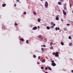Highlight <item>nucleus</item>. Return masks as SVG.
Returning a JSON list of instances; mask_svg holds the SVG:
<instances>
[{"label":"nucleus","mask_w":73,"mask_h":73,"mask_svg":"<svg viewBox=\"0 0 73 73\" xmlns=\"http://www.w3.org/2000/svg\"><path fill=\"white\" fill-rule=\"evenodd\" d=\"M33 13H34V15H37V14H36V13L34 11L33 12Z\"/></svg>","instance_id":"obj_23"},{"label":"nucleus","mask_w":73,"mask_h":73,"mask_svg":"<svg viewBox=\"0 0 73 73\" xmlns=\"http://www.w3.org/2000/svg\"><path fill=\"white\" fill-rule=\"evenodd\" d=\"M41 46H43V45H41Z\"/></svg>","instance_id":"obj_48"},{"label":"nucleus","mask_w":73,"mask_h":73,"mask_svg":"<svg viewBox=\"0 0 73 73\" xmlns=\"http://www.w3.org/2000/svg\"><path fill=\"white\" fill-rule=\"evenodd\" d=\"M38 38H40L41 37V35H40L38 36Z\"/></svg>","instance_id":"obj_20"},{"label":"nucleus","mask_w":73,"mask_h":73,"mask_svg":"<svg viewBox=\"0 0 73 73\" xmlns=\"http://www.w3.org/2000/svg\"><path fill=\"white\" fill-rule=\"evenodd\" d=\"M68 38H69V39H72V38L71 37V36H69L68 37Z\"/></svg>","instance_id":"obj_21"},{"label":"nucleus","mask_w":73,"mask_h":73,"mask_svg":"<svg viewBox=\"0 0 73 73\" xmlns=\"http://www.w3.org/2000/svg\"><path fill=\"white\" fill-rule=\"evenodd\" d=\"M48 70H52V68H51L50 67H48Z\"/></svg>","instance_id":"obj_9"},{"label":"nucleus","mask_w":73,"mask_h":73,"mask_svg":"<svg viewBox=\"0 0 73 73\" xmlns=\"http://www.w3.org/2000/svg\"><path fill=\"white\" fill-rule=\"evenodd\" d=\"M52 54L53 55H55L56 53H55V52H54L52 53Z\"/></svg>","instance_id":"obj_25"},{"label":"nucleus","mask_w":73,"mask_h":73,"mask_svg":"<svg viewBox=\"0 0 73 73\" xmlns=\"http://www.w3.org/2000/svg\"><path fill=\"white\" fill-rule=\"evenodd\" d=\"M54 60H52V61H51V62H52V63H54Z\"/></svg>","instance_id":"obj_26"},{"label":"nucleus","mask_w":73,"mask_h":73,"mask_svg":"<svg viewBox=\"0 0 73 73\" xmlns=\"http://www.w3.org/2000/svg\"><path fill=\"white\" fill-rule=\"evenodd\" d=\"M46 28H47V29H48V30L50 29V27H48V26H47V27H46Z\"/></svg>","instance_id":"obj_17"},{"label":"nucleus","mask_w":73,"mask_h":73,"mask_svg":"<svg viewBox=\"0 0 73 73\" xmlns=\"http://www.w3.org/2000/svg\"><path fill=\"white\" fill-rule=\"evenodd\" d=\"M33 57L34 58H36V56L35 55H33Z\"/></svg>","instance_id":"obj_22"},{"label":"nucleus","mask_w":73,"mask_h":73,"mask_svg":"<svg viewBox=\"0 0 73 73\" xmlns=\"http://www.w3.org/2000/svg\"><path fill=\"white\" fill-rule=\"evenodd\" d=\"M41 49L42 50V51H43L44 50V48H42Z\"/></svg>","instance_id":"obj_29"},{"label":"nucleus","mask_w":73,"mask_h":73,"mask_svg":"<svg viewBox=\"0 0 73 73\" xmlns=\"http://www.w3.org/2000/svg\"><path fill=\"white\" fill-rule=\"evenodd\" d=\"M44 41H46V38H44Z\"/></svg>","instance_id":"obj_35"},{"label":"nucleus","mask_w":73,"mask_h":73,"mask_svg":"<svg viewBox=\"0 0 73 73\" xmlns=\"http://www.w3.org/2000/svg\"><path fill=\"white\" fill-rule=\"evenodd\" d=\"M61 1L62 2H63V0H61Z\"/></svg>","instance_id":"obj_42"},{"label":"nucleus","mask_w":73,"mask_h":73,"mask_svg":"<svg viewBox=\"0 0 73 73\" xmlns=\"http://www.w3.org/2000/svg\"><path fill=\"white\" fill-rule=\"evenodd\" d=\"M62 21H63V20H62Z\"/></svg>","instance_id":"obj_45"},{"label":"nucleus","mask_w":73,"mask_h":73,"mask_svg":"<svg viewBox=\"0 0 73 73\" xmlns=\"http://www.w3.org/2000/svg\"><path fill=\"white\" fill-rule=\"evenodd\" d=\"M50 60L51 61H52V59H50Z\"/></svg>","instance_id":"obj_47"},{"label":"nucleus","mask_w":73,"mask_h":73,"mask_svg":"<svg viewBox=\"0 0 73 73\" xmlns=\"http://www.w3.org/2000/svg\"><path fill=\"white\" fill-rule=\"evenodd\" d=\"M38 28H40V27H39V26H38Z\"/></svg>","instance_id":"obj_43"},{"label":"nucleus","mask_w":73,"mask_h":73,"mask_svg":"<svg viewBox=\"0 0 73 73\" xmlns=\"http://www.w3.org/2000/svg\"><path fill=\"white\" fill-rule=\"evenodd\" d=\"M52 28H54V26H52Z\"/></svg>","instance_id":"obj_40"},{"label":"nucleus","mask_w":73,"mask_h":73,"mask_svg":"<svg viewBox=\"0 0 73 73\" xmlns=\"http://www.w3.org/2000/svg\"><path fill=\"white\" fill-rule=\"evenodd\" d=\"M38 60H40V56H39L38 57Z\"/></svg>","instance_id":"obj_31"},{"label":"nucleus","mask_w":73,"mask_h":73,"mask_svg":"<svg viewBox=\"0 0 73 73\" xmlns=\"http://www.w3.org/2000/svg\"><path fill=\"white\" fill-rule=\"evenodd\" d=\"M45 6L46 7H48V2L46 1L45 2Z\"/></svg>","instance_id":"obj_2"},{"label":"nucleus","mask_w":73,"mask_h":73,"mask_svg":"<svg viewBox=\"0 0 73 73\" xmlns=\"http://www.w3.org/2000/svg\"><path fill=\"white\" fill-rule=\"evenodd\" d=\"M45 62V60L44 59L42 61V62Z\"/></svg>","instance_id":"obj_15"},{"label":"nucleus","mask_w":73,"mask_h":73,"mask_svg":"<svg viewBox=\"0 0 73 73\" xmlns=\"http://www.w3.org/2000/svg\"><path fill=\"white\" fill-rule=\"evenodd\" d=\"M37 27H35L33 28V30H36V29H37Z\"/></svg>","instance_id":"obj_7"},{"label":"nucleus","mask_w":73,"mask_h":73,"mask_svg":"<svg viewBox=\"0 0 73 73\" xmlns=\"http://www.w3.org/2000/svg\"><path fill=\"white\" fill-rule=\"evenodd\" d=\"M45 73H48V72H45Z\"/></svg>","instance_id":"obj_46"},{"label":"nucleus","mask_w":73,"mask_h":73,"mask_svg":"<svg viewBox=\"0 0 73 73\" xmlns=\"http://www.w3.org/2000/svg\"><path fill=\"white\" fill-rule=\"evenodd\" d=\"M53 43H52V42H51L50 44V45L51 46H52V45H53Z\"/></svg>","instance_id":"obj_16"},{"label":"nucleus","mask_w":73,"mask_h":73,"mask_svg":"<svg viewBox=\"0 0 73 73\" xmlns=\"http://www.w3.org/2000/svg\"><path fill=\"white\" fill-rule=\"evenodd\" d=\"M63 13H64V16H66V12H64V10H63Z\"/></svg>","instance_id":"obj_4"},{"label":"nucleus","mask_w":73,"mask_h":73,"mask_svg":"<svg viewBox=\"0 0 73 73\" xmlns=\"http://www.w3.org/2000/svg\"><path fill=\"white\" fill-rule=\"evenodd\" d=\"M21 40L20 41V43L21 44Z\"/></svg>","instance_id":"obj_41"},{"label":"nucleus","mask_w":73,"mask_h":73,"mask_svg":"<svg viewBox=\"0 0 73 73\" xmlns=\"http://www.w3.org/2000/svg\"><path fill=\"white\" fill-rule=\"evenodd\" d=\"M19 40L20 41H24V39L23 38H20Z\"/></svg>","instance_id":"obj_6"},{"label":"nucleus","mask_w":73,"mask_h":73,"mask_svg":"<svg viewBox=\"0 0 73 73\" xmlns=\"http://www.w3.org/2000/svg\"><path fill=\"white\" fill-rule=\"evenodd\" d=\"M28 40H26V43H27V44H28Z\"/></svg>","instance_id":"obj_28"},{"label":"nucleus","mask_w":73,"mask_h":73,"mask_svg":"<svg viewBox=\"0 0 73 73\" xmlns=\"http://www.w3.org/2000/svg\"><path fill=\"white\" fill-rule=\"evenodd\" d=\"M41 69H44V67H43V66H42V67H41Z\"/></svg>","instance_id":"obj_27"},{"label":"nucleus","mask_w":73,"mask_h":73,"mask_svg":"<svg viewBox=\"0 0 73 73\" xmlns=\"http://www.w3.org/2000/svg\"><path fill=\"white\" fill-rule=\"evenodd\" d=\"M43 47H46V46L45 45H43Z\"/></svg>","instance_id":"obj_33"},{"label":"nucleus","mask_w":73,"mask_h":73,"mask_svg":"<svg viewBox=\"0 0 73 73\" xmlns=\"http://www.w3.org/2000/svg\"><path fill=\"white\" fill-rule=\"evenodd\" d=\"M40 1H42V0H40Z\"/></svg>","instance_id":"obj_49"},{"label":"nucleus","mask_w":73,"mask_h":73,"mask_svg":"<svg viewBox=\"0 0 73 73\" xmlns=\"http://www.w3.org/2000/svg\"><path fill=\"white\" fill-rule=\"evenodd\" d=\"M69 45L70 46H72V43H69Z\"/></svg>","instance_id":"obj_19"},{"label":"nucleus","mask_w":73,"mask_h":73,"mask_svg":"<svg viewBox=\"0 0 73 73\" xmlns=\"http://www.w3.org/2000/svg\"><path fill=\"white\" fill-rule=\"evenodd\" d=\"M51 65L53 66H56V64H55V63H53L51 64Z\"/></svg>","instance_id":"obj_3"},{"label":"nucleus","mask_w":73,"mask_h":73,"mask_svg":"<svg viewBox=\"0 0 73 73\" xmlns=\"http://www.w3.org/2000/svg\"><path fill=\"white\" fill-rule=\"evenodd\" d=\"M58 53H59V52H56L55 56L56 57H58V56H59L58 55Z\"/></svg>","instance_id":"obj_1"},{"label":"nucleus","mask_w":73,"mask_h":73,"mask_svg":"<svg viewBox=\"0 0 73 73\" xmlns=\"http://www.w3.org/2000/svg\"><path fill=\"white\" fill-rule=\"evenodd\" d=\"M51 24H52L53 26H55V25H56V24L54 23H53V22H51Z\"/></svg>","instance_id":"obj_8"},{"label":"nucleus","mask_w":73,"mask_h":73,"mask_svg":"<svg viewBox=\"0 0 73 73\" xmlns=\"http://www.w3.org/2000/svg\"><path fill=\"white\" fill-rule=\"evenodd\" d=\"M59 32H61V30H59Z\"/></svg>","instance_id":"obj_44"},{"label":"nucleus","mask_w":73,"mask_h":73,"mask_svg":"<svg viewBox=\"0 0 73 73\" xmlns=\"http://www.w3.org/2000/svg\"><path fill=\"white\" fill-rule=\"evenodd\" d=\"M58 4H59V5H61V3L60 2H58Z\"/></svg>","instance_id":"obj_18"},{"label":"nucleus","mask_w":73,"mask_h":73,"mask_svg":"<svg viewBox=\"0 0 73 73\" xmlns=\"http://www.w3.org/2000/svg\"><path fill=\"white\" fill-rule=\"evenodd\" d=\"M64 10H66V6H64Z\"/></svg>","instance_id":"obj_14"},{"label":"nucleus","mask_w":73,"mask_h":73,"mask_svg":"<svg viewBox=\"0 0 73 73\" xmlns=\"http://www.w3.org/2000/svg\"><path fill=\"white\" fill-rule=\"evenodd\" d=\"M6 6V4H2V7H5Z\"/></svg>","instance_id":"obj_10"},{"label":"nucleus","mask_w":73,"mask_h":73,"mask_svg":"<svg viewBox=\"0 0 73 73\" xmlns=\"http://www.w3.org/2000/svg\"><path fill=\"white\" fill-rule=\"evenodd\" d=\"M50 49H53V47H50Z\"/></svg>","instance_id":"obj_24"},{"label":"nucleus","mask_w":73,"mask_h":73,"mask_svg":"<svg viewBox=\"0 0 73 73\" xmlns=\"http://www.w3.org/2000/svg\"><path fill=\"white\" fill-rule=\"evenodd\" d=\"M16 1H17V2H19V0H17Z\"/></svg>","instance_id":"obj_39"},{"label":"nucleus","mask_w":73,"mask_h":73,"mask_svg":"<svg viewBox=\"0 0 73 73\" xmlns=\"http://www.w3.org/2000/svg\"><path fill=\"white\" fill-rule=\"evenodd\" d=\"M37 64H38V65L39 64H40V63L39 62H37Z\"/></svg>","instance_id":"obj_36"},{"label":"nucleus","mask_w":73,"mask_h":73,"mask_svg":"<svg viewBox=\"0 0 73 73\" xmlns=\"http://www.w3.org/2000/svg\"><path fill=\"white\" fill-rule=\"evenodd\" d=\"M40 21H41V19H40L39 18L38 19V22H39V23H40Z\"/></svg>","instance_id":"obj_13"},{"label":"nucleus","mask_w":73,"mask_h":73,"mask_svg":"<svg viewBox=\"0 0 73 73\" xmlns=\"http://www.w3.org/2000/svg\"><path fill=\"white\" fill-rule=\"evenodd\" d=\"M55 30H56V31H57V30H60V28H59V27H56L55 28Z\"/></svg>","instance_id":"obj_5"},{"label":"nucleus","mask_w":73,"mask_h":73,"mask_svg":"<svg viewBox=\"0 0 73 73\" xmlns=\"http://www.w3.org/2000/svg\"><path fill=\"white\" fill-rule=\"evenodd\" d=\"M56 20H59V18H58V16L56 17Z\"/></svg>","instance_id":"obj_11"},{"label":"nucleus","mask_w":73,"mask_h":73,"mask_svg":"<svg viewBox=\"0 0 73 73\" xmlns=\"http://www.w3.org/2000/svg\"><path fill=\"white\" fill-rule=\"evenodd\" d=\"M47 69H48V67H46L45 68V70H47Z\"/></svg>","instance_id":"obj_34"},{"label":"nucleus","mask_w":73,"mask_h":73,"mask_svg":"<svg viewBox=\"0 0 73 73\" xmlns=\"http://www.w3.org/2000/svg\"><path fill=\"white\" fill-rule=\"evenodd\" d=\"M14 7H16V4H15L14 5Z\"/></svg>","instance_id":"obj_38"},{"label":"nucleus","mask_w":73,"mask_h":73,"mask_svg":"<svg viewBox=\"0 0 73 73\" xmlns=\"http://www.w3.org/2000/svg\"><path fill=\"white\" fill-rule=\"evenodd\" d=\"M70 24H67V25L68 26H69V25H70Z\"/></svg>","instance_id":"obj_32"},{"label":"nucleus","mask_w":73,"mask_h":73,"mask_svg":"<svg viewBox=\"0 0 73 73\" xmlns=\"http://www.w3.org/2000/svg\"><path fill=\"white\" fill-rule=\"evenodd\" d=\"M64 31H67V29H66L64 28Z\"/></svg>","instance_id":"obj_30"},{"label":"nucleus","mask_w":73,"mask_h":73,"mask_svg":"<svg viewBox=\"0 0 73 73\" xmlns=\"http://www.w3.org/2000/svg\"><path fill=\"white\" fill-rule=\"evenodd\" d=\"M24 15H26V12H24Z\"/></svg>","instance_id":"obj_37"},{"label":"nucleus","mask_w":73,"mask_h":73,"mask_svg":"<svg viewBox=\"0 0 73 73\" xmlns=\"http://www.w3.org/2000/svg\"><path fill=\"white\" fill-rule=\"evenodd\" d=\"M60 44L61 45H64V42H61Z\"/></svg>","instance_id":"obj_12"}]
</instances>
